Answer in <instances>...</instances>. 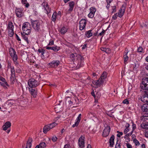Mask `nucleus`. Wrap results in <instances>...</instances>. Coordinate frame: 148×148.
<instances>
[{
  "instance_id": "nucleus-7",
  "label": "nucleus",
  "mask_w": 148,
  "mask_h": 148,
  "mask_svg": "<svg viewBox=\"0 0 148 148\" xmlns=\"http://www.w3.org/2000/svg\"><path fill=\"white\" fill-rule=\"evenodd\" d=\"M84 136H81L80 137L78 140V145L80 148H83L84 147Z\"/></svg>"
},
{
  "instance_id": "nucleus-40",
  "label": "nucleus",
  "mask_w": 148,
  "mask_h": 148,
  "mask_svg": "<svg viewBox=\"0 0 148 148\" xmlns=\"http://www.w3.org/2000/svg\"><path fill=\"white\" fill-rule=\"evenodd\" d=\"M51 18L52 21L53 22H55L56 18V12H54L53 13Z\"/></svg>"
},
{
  "instance_id": "nucleus-47",
  "label": "nucleus",
  "mask_w": 148,
  "mask_h": 148,
  "mask_svg": "<svg viewBox=\"0 0 148 148\" xmlns=\"http://www.w3.org/2000/svg\"><path fill=\"white\" fill-rule=\"evenodd\" d=\"M145 117H148V112L145 113L143 115L141 116L140 117V119H143V118Z\"/></svg>"
},
{
  "instance_id": "nucleus-63",
  "label": "nucleus",
  "mask_w": 148,
  "mask_h": 148,
  "mask_svg": "<svg viewBox=\"0 0 148 148\" xmlns=\"http://www.w3.org/2000/svg\"><path fill=\"white\" fill-rule=\"evenodd\" d=\"M16 35L17 40L19 41H21V40L19 38V37H18V35L17 34H16Z\"/></svg>"
},
{
  "instance_id": "nucleus-12",
  "label": "nucleus",
  "mask_w": 148,
  "mask_h": 148,
  "mask_svg": "<svg viewBox=\"0 0 148 148\" xmlns=\"http://www.w3.org/2000/svg\"><path fill=\"white\" fill-rule=\"evenodd\" d=\"M90 10V12L88 15V16L89 18H92L94 17L95 12L96 11L95 8L93 7H91Z\"/></svg>"
},
{
  "instance_id": "nucleus-59",
  "label": "nucleus",
  "mask_w": 148,
  "mask_h": 148,
  "mask_svg": "<svg viewBox=\"0 0 148 148\" xmlns=\"http://www.w3.org/2000/svg\"><path fill=\"white\" fill-rule=\"evenodd\" d=\"M101 51L106 52L107 51V49L106 48L102 47L101 48Z\"/></svg>"
},
{
  "instance_id": "nucleus-33",
  "label": "nucleus",
  "mask_w": 148,
  "mask_h": 148,
  "mask_svg": "<svg viewBox=\"0 0 148 148\" xmlns=\"http://www.w3.org/2000/svg\"><path fill=\"white\" fill-rule=\"evenodd\" d=\"M67 29L65 27H63L60 30V32L62 34H64L67 31Z\"/></svg>"
},
{
  "instance_id": "nucleus-64",
  "label": "nucleus",
  "mask_w": 148,
  "mask_h": 148,
  "mask_svg": "<svg viewBox=\"0 0 148 148\" xmlns=\"http://www.w3.org/2000/svg\"><path fill=\"white\" fill-rule=\"evenodd\" d=\"M87 45V44H84L83 45V47H82V49H85L87 47V46H86Z\"/></svg>"
},
{
  "instance_id": "nucleus-50",
  "label": "nucleus",
  "mask_w": 148,
  "mask_h": 148,
  "mask_svg": "<svg viewBox=\"0 0 148 148\" xmlns=\"http://www.w3.org/2000/svg\"><path fill=\"white\" fill-rule=\"evenodd\" d=\"M117 132L118 133V134H117V136L118 137H120L121 136H122L123 134V133L122 132H120L118 131H117Z\"/></svg>"
},
{
  "instance_id": "nucleus-20",
  "label": "nucleus",
  "mask_w": 148,
  "mask_h": 148,
  "mask_svg": "<svg viewBox=\"0 0 148 148\" xmlns=\"http://www.w3.org/2000/svg\"><path fill=\"white\" fill-rule=\"evenodd\" d=\"M114 135H112L110 137L109 141L110 146L111 147H113V145L114 144Z\"/></svg>"
},
{
  "instance_id": "nucleus-31",
  "label": "nucleus",
  "mask_w": 148,
  "mask_h": 148,
  "mask_svg": "<svg viewBox=\"0 0 148 148\" xmlns=\"http://www.w3.org/2000/svg\"><path fill=\"white\" fill-rule=\"evenodd\" d=\"M21 35L23 39H24L27 43H29L28 35H26L25 34H24L22 33H21Z\"/></svg>"
},
{
  "instance_id": "nucleus-15",
  "label": "nucleus",
  "mask_w": 148,
  "mask_h": 148,
  "mask_svg": "<svg viewBox=\"0 0 148 148\" xmlns=\"http://www.w3.org/2000/svg\"><path fill=\"white\" fill-rule=\"evenodd\" d=\"M31 25L28 22H25V23L23 24L22 27V29H24L25 30L27 29H31Z\"/></svg>"
},
{
  "instance_id": "nucleus-35",
  "label": "nucleus",
  "mask_w": 148,
  "mask_h": 148,
  "mask_svg": "<svg viewBox=\"0 0 148 148\" xmlns=\"http://www.w3.org/2000/svg\"><path fill=\"white\" fill-rule=\"evenodd\" d=\"M60 117L61 116H57L54 119V122H56V123H58V124L60 122H61V121H60Z\"/></svg>"
},
{
  "instance_id": "nucleus-28",
  "label": "nucleus",
  "mask_w": 148,
  "mask_h": 148,
  "mask_svg": "<svg viewBox=\"0 0 148 148\" xmlns=\"http://www.w3.org/2000/svg\"><path fill=\"white\" fill-rule=\"evenodd\" d=\"M11 125V124L10 122H7L3 126V130H7V129L10 127Z\"/></svg>"
},
{
  "instance_id": "nucleus-45",
  "label": "nucleus",
  "mask_w": 148,
  "mask_h": 148,
  "mask_svg": "<svg viewBox=\"0 0 148 148\" xmlns=\"http://www.w3.org/2000/svg\"><path fill=\"white\" fill-rule=\"evenodd\" d=\"M58 138L56 136H54L52 137L51 140L53 142H56Z\"/></svg>"
},
{
  "instance_id": "nucleus-55",
  "label": "nucleus",
  "mask_w": 148,
  "mask_h": 148,
  "mask_svg": "<svg viewBox=\"0 0 148 148\" xmlns=\"http://www.w3.org/2000/svg\"><path fill=\"white\" fill-rule=\"evenodd\" d=\"M126 145L127 148H132V145L130 143H126Z\"/></svg>"
},
{
  "instance_id": "nucleus-11",
  "label": "nucleus",
  "mask_w": 148,
  "mask_h": 148,
  "mask_svg": "<svg viewBox=\"0 0 148 148\" xmlns=\"http://www.w3.org/2000/svg\"><path fill=\"white\" fill-rule=\"evenodd\" d=\"M125 6L124 5H122L121 8L119 11L117 16L121 18L123 15L125 10Z\"/></svg>"
},
{
  "instance_id": "nucleus-8",
  "label": "nucleus",
  "mask_w": 148,
  "mask_h": 148,
  "mask_svg": "<svg viewBox=\"0 0 148 148\" xmlns=\"http://www.w3.org/2000/svg\"><path fill=\"white\" fill-rule=\"evenodd\" d=\"M23 9L22 8H16L15 10V13L17 17L20 18L23 15Z\"/></svg>"
},
{
  "instance_id": "nucleus-22",
  "label": "nucleus",
  "mask_w": 148,
  "mask_h": 148,
  "mask_svg": "<svg viewBox=\"0 0 148 148\" xmlns=\"http://www.w3.org/2000/svg\"><path fill=\"white\" fill-rule=\"evenodd\" d=\"M32 139L31 138H29L27 141L26 145L25 148H30L32 146Z\"/></svg>"
},
{
  "instance_id": "nucleus-38",
  "label": "nucleus",
  "mask_w": 148,
  "mask_h": 148,
  "mask_svg": "<svg viewBox=\"0 0 148 148\" xmlns=\"http://www.w3.org/2000/svg\"><path fill=\"white\" fill-rule=\"evenodd\" d=\"M39 145L41 148H45L46 147L47 145L45 142H42L40 143L39 144Z\"/></svg>"
},
{
  "instance_id": "nucleus-3",
  "label": "nucleus",
  "mask_w": 148,
  "mask_h": 148,
  "mask_svg": "<svg viewBox=\"0 0 148 148\" xmlns=\"http://www.w3.org/2000/svg\"><path fill=\"white\" fill-rule=\"evenodd\" d=\"M77 57L78 60H79L80 61V62H78V65L80 66H83V60L84 58L80 55H78L77 56V54L76 53H72L70 56V59L72 61H73Z\"/></svg>"
},
{
  "instance_id": "nucleus-39",
  "label": "nucleus",
  "mask_w": 148,
  "mask_h": 148,
  "mask_svg": "<svg viewBox=\"0 0 148 148\" xmlns=\"http://www.w3.org/2000/svg\"><path fill=\"white\" fill-rule=\"evenodd\" d=\"M15 103V101L14 100H10L8 101V105L9 106H11L14 104Z\"/></svg>"
},
{
  "instance_id": "nucleus-51",
  "label": "nucleus",
  "mask_w": 148,
  "mask_h": 148,
  "mask_svg": "<svg viewBox=\"0 0 148 148\" xmlns=\"http://www.w3.org/2000/svg\"><path fill=\"white\" fill-rule=\"evenodd\" d=\"M123 103L126 104H128L129 103V101L127 99L124 100L123 101Z\"/></svg>"
},
{
  "instance_id": "nucleus-61",
  "label": "nucleus",
  "mask_w": 148,
  "mask_h": 148,
  "mask_svg": "<svg viewBox=\"0 0 148 148\" xmlns=\"http://www.w3.org/2000/svg\"><path fill=\"white\" fill-rule=\"evenodd\" d=\"M70 145L68 144L65 145L64 148H69Z\"/></svg>"
},
{
  "instance_id": "nucleus-36",
  "label": "nucleus",
  "mask_w": 148,
  "mask_h": 148,
  "mask_svg": "<svg viewBox=\"0 0 148 148\" xmlns=\"http://www.w3.org/2000/svg\"><path fill=\"white\" fill-rule=\"evenodd\" d=\"M54 109L55 110V111L57 113H58L60 111H61V108H60L59 106L58 105L55 106Z\"/></svg>"
},
{
  "instance_id": "nucleus-5",
  "label": "nucleus",
  "mask_w": 148,
  "mask_h": 148,
  "mask_svg": "<svg viewBox=\"0 0 148 148\" xmlns=\"http://www.w3.org/2000/svg\"><path fill=\"white\" fill-rule=\"evenodd\" d=\"M140 87L142 89L148 90V77H146L143 79Z\"/></svg>"
},
{
  "instance_id": "nucleus-25",
  "label": "nucleus",
  "mask_w": 148,
  "mask_h": 148,
  "mask_svg": "<svg viewBox=\"0 0 148 148\" xmlns=\"http://www.w3.org/2000/svg\"><path fill=\"white\" fill-rule=\"evenodd\" d=\"M107 73L106 72L104 71L103 72L101 75L100 79L102 80H103L104 82V80L107 77Z\"/></svg>"
},
{
  "instance_id": "nucleus-17",
  "label": "nucleus",
  "mask_w": 148,
  "mask_h": 148,
  "mask_svg": "<svg viewBox=\"0 0 148 148\" xmlns=\"http://www.w3.org/2000/svg\"><path fill=\"white\" fill-rule=\"evenodd\" d=\"M81 116L82 115L81 114L79 115L76 118L75 124L72 125V127H74L78 125L81 119Z\"/></svg>"
},
{
  "instance_id": "nucleus-2",
  "label": "nucleus",
  "mask_w": 148,
  "mask_h": 148,
  "mask_svg": "<svg viewBox=\"0 0 148 148\" xmlns=\"http://www.w3.org/2000/svg\"><path fill=\"white\" fill-rule=\"evenodd\" d=\"M29 88H35L40 84V82L33 78L29 79L28 82Z\"/></svg>"
},
{
  "instance_id": "nucleus-14",
  "label": "nucleus",
  "mask_w": 148,
  "mask_h": 148,
  "mask_svg": "<svg viewBox=\"0 0 148 148\" xmlns=\"http://www.w3.org/2000/svg\"><path fill=\"white\" fill-rule=\"evenodd\" d=\"M140 97L142 101L144 103H148V94H146L145 93L144 95L141 96Z\"/></svg>"
},
{
  "instance_id": "nucleus-4",
  "label": "nucleus",
  "mask_w": 148,
  "mask_h": 148,
  "mask_svg": "<svg viewBox=\"0 0 148 148\" xmlns=\"http://www.w3.org/2000/svg\"><path fill=\"white\" fill-rule=\"evenodd\" d=\"M30 21L32 27L35 30L38 32L40 29L41 26L39 20H34L30 18Z\"/></svg>"
},
{
  "instance_id": "nucleus-49",
  "label": "nucleus",
  "mask_w": 148,
  "mask_h": 148,
  "mask_svg": "<svg viewBox=\"0 0 148 148\" xmlns=\"http://www.w3.org/2000/svg\"><path fill=\"white\" fill-rule=\"evenodd\" d=\"M88 115L91 117H92V116L94 117H95L96 116V114L92 112H89L88 113Z\"/></svg>"
},
{
  "instance_id": "nucleus-9",
  "label": "nucleus",
  "mask_w": 148,
  "mask_h": 148,
  "mask_svg": "<svg viewBox=\"0 0 148 148\" xmlns=\"http://www.w3.org/2000/svg\"><path fill=\"white\" fill-rule=\"evenodd\" d=\"M29 92L33 97L36 98L37 95L38 90L37 88H28Z\"/></svg>"
},
{
  "instance_id": "nucleus-29",
  "label": "nucleus",
  "mask_w": 148,
  "mask_h": 148,
  "mask_svg": "<svg viewBox=\"0 0 148 148\" xmlns=\"http://www.w3.org/2000/svg\"><path fill=\"white\" fill-rule=\"evenodd\" d=\"M128 52L129 51H127L126 52H125L124 53L123 58L124 60V63L125 64L126 63V62L128 59L129 58L128 57V56H127V54Z\"/></svg>"
},
{
  "instance_id": "nucleus-19",
  "label": "nucleus",
  "mask_w": 148,
  "mask_h": 148,
  "mask_svg": "<svg viewBox=\"0 0 148 148\" xmlns=\"http://www.w3.org/2000/svg\"><path fill=\"white\" fill-rule=\"evenodd\" d=\"M11 72V76L10 78L11 79H14V78L15 77V72L14 68L13 66H10Z\"/></svg>"
},
{
  "instance_id": "nucleus-30",
  "label": "nucleus",
  "mask_w": 148,
  "mask_h": 148,
  "mask_svg": "<svg viewBox=\"0 0 148 148\" xmlns=\"http://www.w3.org/2000/svg\"><path fill=\"white\" fill-rule=\"evenodd\" d=\"M110 130H103L102 136L104 137H106L109 135Z\"/></svg>"
},
{
  "instance_id": "nucleus-44",
  "label": "nucleus",
  "mask_w": 148,
  "mask_h": 148,
  "mask_svg": "<svg viewBox=\"0 0 148 148\" xmlns=\"http://www.w3.org/2000/svg\"><path fill=\"white\" fill-rule=\"evenodd\" d=\"M0 85H1L4 87L5 88H7V87H6V86H9V85L7 83V84L5 83H2L0 82Z\"/></svg>"
},
{
  "instance_id": "nucleus-58",
  "label": "nucleus",
  "mask_w": 148,
  "mask_h": 148,
  "mask_svg": "<svg viewBox=\"0 0 148 148\" xmlns=\"http://www.w3.org/2000/svg\"><path fill=\"white\" fill-rule=\"evenodd\" d=\"M145 137L148 138V130H145Z\"/></svg>"
},
{
  "instance_id": "nucleus-13",
  "label": "nucleus",
  "mask_w": 148,
  "mask_h": 148,
  "mask_svg": "<svg viewBox=\"0 0 148 148\" xmlns=\"http://www.w3.org/2000/svg\"><path fill=\"white\" fill-rule=\"evenodd\" d=\"M92 82L94 85L96 86V87H100L104 82L99 78L97 80L93 81Z\"/></svg>"
},
{
  "instance_id": "nucleus-37",
  "label": "nucleus",
  "mask_w": 148,
  "mask_h": 148,
  "mask_svg": "<svg viewBox=\"0 0 148 148\" xmlns=\"http://www.w3.org/2000/svg\"><path fill=\"white\" fill-rule=\"evenodd\" d=\"M123 124L125 127L124 128H125V130H129L128 128L130 126V124L125 121L123 122Z\"/></svg>"
},
{
  "instance_id": "nucleus-6",
  "label": "nucleus",
  "mask_w": 148,
  "mask_h": 148,
  "mask_svg": "<svg viewBox=\"0 0 148 148\" xmlns=\"http://www.w3.org/2000/svg\"><path fill=\"white\" fill-rule=\"evenodd\" d=\"M86 24V21L84 19H82L79 23V29L80 30H82L85 28Z\"/></svg>"
},
{
  "instance_id": "nucleus-52",
  "label": "nucleus",
  "mask_w": 148,
  "mask_h": 148,
  "mask_svg": "<svg viewBox=\"0 0 148 148\" xmlns=\"http://www.w3.org/2000/svg\"><path fill=\"white\" fill-rule=\"evenodd\" d=\"M132 125L133 130H134L136 128V125L134 123L133 121H132Z\"/></svg>"
},
{
  "instance_id": "nucleus-41",
  "label": "nucleus",
  "mask_w": 148,
  "mask_h": 148,
  "mask_svg": "<svg viewBox=\"0 0 148 148\" xmlns=\"http://www.w3.org/2000/svg\"><path fill=\"white\" fill-rule=\"evenodd\" d=\"M120 144L121 143L118 140H117L115 148H121Z\"/></svg>"
},
{
  "instance_id": "nucleus-48",
  "label": "nucleus",
  "mask_w": 148,
  "mask_h": 148,
  "mask_svg": "<svg viewBox=\"0 0 148 148\" xmlns=\"http://www.w3.org/2000/svg\"><path fill=\"white\" fill-rule=\"evenodd\" d=\"M38 51L39 53H41V55L43 56V54L45 53V50L43 49H39L38 50Z\"/></svg>"
},
{
  "instance_id": "nucleus-60",
  "label": "nucleus",
  "mask_w": 148,
  "mask_h": 148,
  "mask_svg": "<svg viewBox=\"0 0 148 148\" xmlns=\"http://www.w3.org/2000/svg\"><path fill=\"white\" fill-rule=\"evenodd\" d=\"M112 13H114V12H116V6H115L114 7H113V8L112 9Z\"/></svg>"
},
{
  "instance_id": "nucleus-54",
  "label": "nucleus",
  "mask_w": 148,
  "mask_h": 148,
  "mask_svg": "<svg viewBox=\"0 0 148 148\" xmlns=\"http://www.w3.org/2000/svg\"><path fill=\"white\" fill-rule=\"evenodd\" d=\"M105 32V31L103 29H102V31L101 32H100L99 33V34L98 35V36L99 35V36H102L103 35Z\"/></svg>"
},
{
  "instance_id": "nucleus-34",
  "label": "nucleus",
  "mask_w": 148,
  "mask_h": 148,
  "mask_svg": "<svg viewBox=\"0 0 148 148\" xmlns=\"http://www.w3.org/2000/svg\"><path fill=\"white\" fill-rule=\"evenodd\" d=\"M31 29H27V30H22L23 33L25 35H28L31 33Z\"/></svg>"
},
{
  "instance_id": "nucleus-27",
  "label": "nucleus",
  "mask_w": 148,
  "mask_h": 148,
  "mask_svg": "<svg viewBox=\"0 0 148 148\" xmlns=\"http://www.w3.org/2000/svg\"><path fill=\"white\" fill-rule=\"evenodd\" d=\"M92 30H90L88 31L85 32V35L88 38L91 37L92 35Z\"/></svg>"
},
{
  "instance_id": "nucleus-16",
  "label": "nucleus",
  "mask_w": 148,
  "mask_h": 148,
  "mask_svg": "<svg viewBox=\"0 0 148 148\" xmlns=\"http://www.w3.org/2000/svg\"><path fill=\"white\" fill-rule=\"evenodd\" d=\"M60 63L58 60H53L51 62L49 63V65L52 67H54L55 66H57Z\"/></svg>"
},
{
  "instance_id": "nucleus-1",
  "label": "nucleus",
  "mask_w": 148,
  "mask_h": 148,
  "mask_svg": "<svg viewBox=\"0 0 148 148\" xmlns=\"http://www.w3.org/2000/svg\"><path fill=\"white\" fill-rule=\"evenodd\" d=\"M9 53L12 58L14 64L16 66H18V64L17 61L18 56L15 50L12 48H11L9 49Z\"/></svg>"
},
{
  "instance_id": "nucleus-18",
  "label": "nucleus",
  "mask_w": 148,
  "mask_h": 148,
  "mask_svg": "<svg viewBox=\"0 0 148 148\" xmlns=\"http://www.w3.org/2000/svg\"><path fill=\"white\" fill-rule=\"evenodd\" d=\"M46 49H51L53 50L54 51H58L60 49V48L59 47L57 46L55 47H49L47 46Z\"/></svg>"
},
{
  "instance_id": "nucleus-26",
  "label": "nucleus",
  "mask_w": 148,
  "mask_h": 148,
  "mask_svg": "<svg viewBox=\"0 0 148 148\" xmlns=\"http://www.w3.org/2000/svg\"><path fill=\"white\" fill-rule=\"evenodd\" d=\"M141 109L143 112H148V104H145L142 106Z\"/></svg>"
},
{
  "instance_id": "nucleus-43",
  "label": "nucleus",
  "mask_w": 148,
  "mask_h": 148,
  "mask_svg": "<svg viewBox=\"0 0 148 148\" xmlns=\"http://www.w3.org/2000/svg\"><path fill=\"white\" fill-rule=\"evenodd\" d=\"M14 34V30H8V35L10 37L13 36Z\"/></svg>"
},
{
  "instance_id": "nucleus-32",
  "label": "nucleus",
  "mask_w": 148,
  "mask_h": 148,
  "mask_svg": "<svg viewBox=\"0 0 148 148\" xmlns=\"http://www.w3.org/2000/svg\"><path fill=\"white\" fill-rule=\"evenodd\" d=\"M141 127L143 129H148V123H143L141 124Z\"/></svg>"
},
{
  "instance_id": "nucleus-62",
  "label": "nucleus",
  "mask_w": 148,
  "mask_h": 148,
  "mask_svg": "<svg viewBox=\"0 0 148 148\" xmlns=\"http://www.w3.org/2000/svg\"><path fill=\"white\" fill-rule=\"evenodd\" d=\"M132 132L133 131H132L130 133H128V134H127L125 136H130L132 134Z\"/></svg>"
},
{
  "instance_id": "nucleus-53",
  "label": "nucleus",
  "mask_w": 148,
  "mask_h": 148,
  "mask_svg": "<svg viewBox=\"0 0 148 148\" xmlns=\"http://www.w3.org/2000/svg\"><path fill=\"white\" fill-rule=\"evenodd\" d=\"M143 50V49L141 47H139L138 49V51L139 52H142Z\"/></svg>"
},
{
  "instance_id": "nucleus-56",
  "label": "nucleus",
  "mask_w": 148,
  "mask_h": 148,
  "mask_svg": "<svg viewBox=\"0 0 148 148\" xmlns=\"http://www.w3.org/2000/svg\"><path fill=\"white\" fill-rule=\"evenodd\" d=\"M117 14V13H116V14H115L112 17L113 19L114 20L116 19L117 18V16H118Z\"/></svg>"
},
{
  "instance_id": "nucleus-21",
  "label": "nucleus",
  "mask_w": 148,
  "mask_h": 148,
  "mask_svg": "<svg viewBox=\"0 0 148 148\" xmlns=\"http://www.w3.org/2000/svg\"><path fill=\"white\" fill-rule=\"evenodd\" d=\"M43 5L45 10L46 11L47 14H49L50 12V9L49 8V6L47 3H43L42 4Z\"/></svg>"
},
{
  "instance_id": "nucleus-10",
  "label": "nucleus",
  "mask_w": 148,
  "mask_h": 148,
  "mask_svg": "<svg viewBox=\"0 0 148 148\" xmlns=\"http://www.w3.org/2000/svg\"><path fill=\"white\" fill-rule=\"evenodd\" d=\"M58 124V123L54 122L50 124L46 125L44 127L43 130H50Z\"/></svg>"
},
{
  "instance_id": "nucleus-57",
  "label": "nucleus",
  "mask_w": 148,
  "mask_h": 148,
  "mask_svg": "<svg viewBox=\"0 0 148 148\" xmlns=\"http://www.w3.org/2000/svg\"><path fill=\"white\" fill-rule=\"evenodd\" d=\"M54 44V42L53 40H51L49 42L48 44V45H52Z\"/></svg>"
},
{
  "instance_id": "nucleus-24",
  "label": "nucleus",
  "mask_w": 148,
  "mask_h": 148,
  "mask_svg": "<svg viewBox=\"0 0 148 148\" xmlns=\"http://www.w3.org/2000/svg\"><path fill=\"white\" fill-rule=\"evenodd\" d=\"M14 26L13 25V23L11 22L10 21L8 22V25L7 28L8 30H14Z\"/></svg>"
},
{
  "instance_id": "nucleus-23",
  "label": "nucleus",
  "mask_w": 148,
  "mask_h": 148,
  "mask_svg": "<svg viewBox=\"0 0 148 148\" xmlns=\"http://www.w3.org/2000/svg\"><path fill=\"white\" fill-rule=\"evenodd\" d=\"M69 9L68 10L69 11H73L74 7L75 5V3L73 1H71L69 2Z\"/></svg>"
},
{
  "instance_id": "nucleus-42",
  "label": "nucleus",
  "mask_w": 148,
  "mask_h": 148,
  "mask_svg": "<svg viewBox=\"0 0 148 148\" xmlns=\"http://www.w3.org/2000/svg\"><path fill=\"white\" fill-rule=\"evenodd\" d=\"M133 143H134L136 146H138L140 145L139 141L136 138H134L133 140Z\"/></svg>"
},
{
  "instance_id": "nucleus-46",
  "label": "nucleus",
  "mask_w": 148,
  "mask_h": 148,
  "mask_svg": "<svg viewBox=\"0 0 148 148\" xmlns=\"http://www.w3.org/2000/svg\"><path fill=\"white\" fill-rule=\"evenodd\" d=\"M0 80L2 82H3L7 84V82H6L5 79L3 77L0 76Z\"/></svg>"
}]
</instances>
